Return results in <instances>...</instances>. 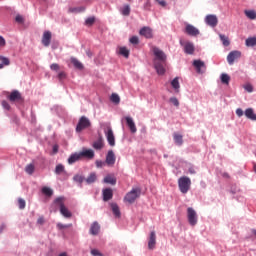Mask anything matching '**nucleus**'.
<instances>
[{"label": "nucleus", "instance_id": "obj_1", "mask_svg": "<svg viewBox=\"0 0 256 256\" xmlns=\"http://www.w3.org/2000/svg\"><path fill=\"white\" fill-rule=\"evenodd\" d=\"M55 205H57L60 209V213L66 219H71L73 217V213L69 211V208L65 206V197H58L54 200Z\"/></svg>", "mask_w": 256, "mask_h": 256}, {"label": "nucleus", "instance_id": "obj_2", "mask_svg": "<svg viewBox=\"0 0 256 256\" xmlns=\"http://www.w3.org/2000/svg\"><path fill=\"white\" fill-rule=\"evenodd\" d=\"M178 187L181 193L186 194L191 189V179L187 176H182L178 180Z\"/></svg>", "mask_w": 256, "mask_h": 256}, {"label": "nucleus", "instance_id": "obj_3", "mask_svg": "<svg viewBox=\"0 0 256 256\" xmlns=\"http://www.w3.org/2000/svg\"><path fill=\"white\" fill-rule=\"evenodd\" d=\"M141 197V188H133L130 192L124 197V201L127 203L133 204L137 199Z\"/></svg>", "mask_w": 256, "mask_h": 256}, {"label": "nucleus", "instance_id": "obj_4", "mask_svg": "<svg viewBox=\"0 0 256 256\" xmlns=\"http://www.w3.org/2000/svg\"><path fill=\"white\" fill-rule=\"evenodd\" d=\"M187 219H188L189 225H191V227H195V225H197L199 221V217L197 216V211H195V209L191 207L187 208Z\"/></svg>", "mask_w": 256, "mask_h": 256}, {"label": "nucleus", "instance_id": "obj_5", "mask_svg": "<svg viewBox=\"0 0 256 256\" xmlns=\"http://www.w3.org/2000/svg\"><path fill=\"white\" fill-rule=\"evenodd\" d=\"M153 54L155 55V59L154 61H159L162 63H167V55L165 54V52H163V50L157 48V47H153L152 48Z\"/></svg>", "mask_w": 256, "mask_h": 256}, {"label": "nucleus", "instance_id": "obj_6", "mask_svg": "<svg viewBox=\"0 0 256 256\" xmlns=\"http://www.w3.org/2000/svg\"><path fill=\"white\" fill-rule=\"evenodd\" d=\"M88 127H91V121H89L87 117L82 116L76 126V131L77 133H81V131Z\"/></svg>", "mask_w": 256, "mask_h": 256}, {"label": "nucleus", "instance_id": "obj_7", "mask_svg": "<svg viewBox=\"0 0 256 256\" xmlns=\"http://www.w3.org/2000/svg\"><path fill=\"white\" fill-rule=\"evenodd\" d=\"M104 134L106 136V139H107L110 147H115V134L113 133V129L111 128V126H108L104 130Z\"/></svg>", "mask_w": 256, "mask_h": 256}, {"label": "nucleus", "instance_id": "obj_8", "mask_svg": "<svg viewBox=\"0 0 256 256\" xmlns=\"http://www.w3.org/2000/svg\"><path fill=\"white\" fill-rule=\"evenodd\" d=\"M180 45L184 47L186 55H193V53H195V45L193 42H183V40H180Z\"/></svg>", "mask_w": 256, "mask_h": 256}, {"label": "nucleus", "instance_id": "obj_9", "mask_svg": "<svg viewBox=\"0 0 256 256\" xmlns=\"http://www.w3.org/2000/svg\"><path fill=\"white\" fill-rule=\"evenodd\" d=\"M237 59H241V51H239V50L231 51L227 56V62L230 65H233V63H235V61H237Z\"/></svg>", "mask_w": 256, "mask_h": 256}, {"label": "nucleus", "instance_id": "obj_10", "mask_svg": "<svg viewBox=\"0 0 256 256\" xmlns=\"http://www.w3.org/2000/svg\"><path fill=\"white\" fill-rule=\"evenodd\" d=\"M8 99L9 101H11V103H20L21 101H23V96H21L20 91L14 90L10 93Z\"/></svg>", "mask_w": 256, "mask_h": 256}, {"label": "nucleus", "instance_id": "obj_11", "mask_svg": "<svg viewBox=\"0 0 256 256\" xmlns=\"http://www.w3.org/2000/svg\"><path fill=\"white\" fill-rule=\"evenodd\" d=\"M115 161H116L115 152H113V150H109L106 155V160H105L106 165H108V167H113V165H115Z\"/></svg>", "mask_w": 256, "mask_h": 256}, {"label": "nucleus", "instance_id": "obj_12", "mask_svg": "<svg viewBox=\"0 0 256 256\" xmlns=\"http://www.w3.org/2000/svg\"><path fill=\"white\" fill-rule=\"evenodd\" d=\"M139 35L146 39H153V30L150 27L144 26L140 29Z\"/></svg>", "mask_w": 256, "mask_h": 256}, {"label": "nucleus", "instance_id": "obj_13", "mask_svg": "<svg viewBox=\"0 0 256 256\" xmlns=\"http://www.w3.org/2000/svg\"><path fill=\"white\" fill-rule=\"evenodd\" d=\"M185 33L191 37H197L199 35V29L191 24H186Z\"/></svg>", "mask_w": 256, "mask_h": 256}, {"label": "nucleus", "instance_id": "obj_14", "mask_svg": "<svg viewBox=\"0 0 256 256\" xmlns=\"http://www.w3.org/2000/svg\"><path fill=\"white\" fill-rule=\"evenodd\" d=\"M193 66L195 67L197 73H204L207 69L205 62L201 60H194Z\"/></svg>", "mask_w": 256, "mask_h": 256}, {"label": "nucleus", "instance_id": "obj_15", "mask_svg": "<svg viewBox=\"0 0 256 256\" xmlns=\"http://www.w3.org/2000/svg\"><path fill=\"white\" fill-rule=\"evenodd\" d=\"M205 22L210 27H217V23H219V20L217 19L216 15L210 14L206 16Z\"/></svg>", "mask_w": 256, "mask_h": 256}, {"label": "nucleus", "instance_id": "obj_16", "mask_svg": "<svg viewBox=\"0 0 256 256\" xmlns=\"http://www.w3.org/2000/svg\"><path fill=\"white\" fill-rule=\"evenodd\" d=\"M155 245H157V234H155V231H152L148 239V249H155Z\"/></svg>", "mask_w": 256, "mask_h": 256}, {"label": "nucleus", "instance_id": "obj_17", "mask_svg": "<svg viewBox=\"0 0 256 256\" xmlns=\"http://www.w3.org/2000/svg\"><path fill=\"white\" fill-rule=\"evenodd\" d=\"M51 38V31H44L42 36V45H44V47H49V45H51Z\"/></svg>", "mask_w": 256, "mask_h": 256}, {"label": "nucleus", "instance_id": "obj_18", "mask_svg": "<svg viewBox=\"0 0 256 256\" xmlns=\"http://www.w3.org/2000/svg\"><path fill=\"white\" fill-rule=\"evenodd\" d=\"M165 64L166 62L154 61V67L158 75H165Z\"/></svg>", "mask_w": 256, "mask_h": 256}, {"label": "nucleus", "instance_id": "obj_19", "mask_svg": "<svg viewBox=\"0 0 256 256\" xmlns=\"http://www.w3.org/2000/svg\"><path fill=\"white\" fill-rule=\"evenodd\" d=\"M80 157L83 159L85 157L86 159H93L95 157V152L92 149H85L80 152Z\"/></svg>", "mask_w": 256, "mask_h": 256}, {"label": "nucleus", "instance_id": "obj_20", "mask_svg": "<svg viewBox=\"0 0 256 256\" xmlns=\"http://www.w3.org/2000/svg\"><path fill=\"white\" fill-rule=\"evenodd\" d=\"M125 119L131 133H137V126H135V122L133 121V118L128 116Z\"/></svg>", "mask_w": 256, "mask_h": 256}, {"label": "nucleus", "instance_id": "obj_21", "mask_svg": "<svg viewBox=\"0 0 256 256\" xmlns=\"http://www.w3.org/2000/svg\"><path fill=\"white\" fill-rule=\"evenodd\" d=\"M113 199V190L106 188L103 190V201H111Z\"/></svg>", "mask_w": 256, "mask_h": 256}, {"label": "nucleus", "instance_id": "obj_22", "mask_svg": "<svg viewBox=\"0 0 256 256\" xmlns=\"http://www.w3.org/2000/svg\"><path fill=\"white\" fill-rule=\"evenodd\" d=\"M244 115L247 119H250V121H256V114L253 108L246 109Z\"/></svg>", "mask_w": 256, "mask_h": 256}, {"label": "nucleus", "instance_id": "obj_23", "mask_svg": "<svg viewBox=\"0 0 256 256\" xmlns=\"http://www.w3.org/2000/svg\"><path fill=\"white\" fill-rule=\"evenodd\" d=\"M101 231V225L98 222H94L90 227V235H99Z\"/></svg>", "mask_w": 256, "mask_h": 256}, {"label": "nucleus", "instance_id": "obj_24", "mask_svg": "<svg viewBox=\"0 0 256 256\" xmlns=\"http://www.w3.org/2000/svg\"><path fill=\"white\" fill-rule=\"evenodd\" d=\"M81 154L79 153H74L68 158V163L69 165H73V163H77V161H81Z\"/></svg>", "mask_w": 256, "mask_h": 256}, {"label": "nucleus", "instance_id": "obj_25", "mask_svg": "<svg viewBox=\"0 0 256 256\" xmlns=\"http://www.w3.org/2000/svg\"><path fill=\"white\" fill-rule=\"evenodd\" d=\"M95 181H97V173L95 172L90 173V175L85 179L87 185H91L95 183Z\"/></svg>", "mask_w": 256, "mask_h": 256}, {"label": "nucleus", "instance_id": "obj_26", "mask_svg": "<svg viewBox=\"0 0 256 256\" xmlns=\"http://www.w3.org/2000/svg\"><path fill=\"white\" fill-rule=\"evenodd\" d=\"M171 86L174 88L175 93H179V89H181V84H179V77H175L171 81Z\"/></svg>", "mask_w": 256, "mask_h": 256}, {"label": "nucleus", "instance_id": "obj_27", "mask_svg": "<svg viewBox=\"0 0 256 256\" xmlns=\"http://www.w3.org/2000/svg\"><path fill=\"white\" fill-rule=\"evenodd\" d=\"M93 149H96V151H101L103 149V138L100 137L97 141H95L92 144Z\"/></svg>", "mask_w": 256, "mask_h": 256}, {"label": "nucleus", "instance_id": "obj_28", "mask_svg": "<svg viewBox=\"0 0 256 256\" xmlns=\"http://www.w3.org/2000/svg\"><path fill=\"white\" fill-rule=\"evenodd\" d=\"M110 205L112 213L115 215V217H121V210H119V206L117 205V203H112Z\"/></svg>", "mask_w": 256, "mask_h": 256}, {"label": "nucleus", "instance_id": "obj_29", "mask_svg": "<svg viewBox=\"0 0 256 256\" xmlns=\"http://www.w3.org/2000/svg\"><path fill=\"white\" fill-rule=\"evenodd\" d=\"M104 183H108L109 185H117V178L111 175H107L104 178Z\"/></svg>", "mask_w": 256, "mask_h": 256}, {"label": "nucleus", "instance_id": "obj_30", "mask_svg": "<svg viewBox=\"0 0 256 256\" xmlns=\"http://www.w3.org/2000/svg\"><path fill=\"white\" fill-rule=\"evenodd\" d=\"M246 47H255L256 46V37H249L245 41Z\"/></svg>", "mask_w": 256, "mask_h": 256}, {"label": "nucleus", "instance_id": "obj_31", "mask_svg": "<svg viewBox=\"0 0 256 256\" xmlns=\"http://www.w3.org/2000/svg\"><path fill=\"white\" fill-rule=\"evenodd\" d=\"M244 13L248 19L255 21V19H256V11L255 10H246V11H244Z\"/></svg>", "mask_w": 256, "mask_h": 256}, {"label": "nucleus", "instance_id": "obj_32", "mask_svg": "<svg viewBox=\"0 0 256 256\" xmlns=\"http://www.w3.org/2000/svg\"><path fill=\"white\" fill-rule=\"evenodd\" d=\"M70 61L76 69H80V70L83 69V63L77 60V58L72 57Z\"/></svg>", "mask_w": 256, "mask_h": 256}, {"label": "nucleus", "instance_id": "obj_33", "mask_svg": "<svg viewBox=\"0 0 256 256\" xmlns=\"http://www.w3.org/2000/svg\"><path fill=\"white\" fill-rule=\"evenodd\" d=\"M220 40L222 41V44L224 45V47H229V45H231V42L229 41V37L223 35V34H219Z\"/></svg>", "mask_w": 256, "mask_h": 256}, {"label": "nucleus", "instance_id": "obj_34", "mask_svg": "<svg viewBox=\"0 0 256 256\" xmlns=\"http://www.w3.org/2000/svg\"><path fill=\"white\" fill-rule=\"evenodd\" d=\"M174 141H175L176 145H179V146L183 145V136L181 134L175 133Z\"/></svg>", "mask_w": 256, "mask_h": 256}, {"label": "nucleus", "instance_id": "obj_35", "mask_svg": "<svg viewBox=\"0 0 256 256\" xmlns=\"http://www.w3.org/2000/svg\"><path fill=\"white\" fill-rule=\"evenodd\" d=\"M121 13H122V15H124V17H129V15H131V7H129V5H125L121 9Z\"/></svg>", "mask_w": 256, "mask_h": 256}, {"label": "nucleus", "instance_id": "obj_36", "mask_svg": "<svg viewBox=\"0 0 256 256\" xmlns=\"http://www.w3.org/2000/svg\"><path fill=\"white\" fill-rule=\"evenodd\" d=\"M110 101H112V103H115L117 105L121 102V98L119 97V94L113 93L110 97Z\"/></svg>", "mask_w": 256, "mask_h": 256}, {"label": "nucleus", "instance_id": "obj_37", "mask_svg": "<svg viewBox=\"0 0 256 256\" xmlns=\"http://www.w3.org/2000/svg\"><path fill=\"white\" fill-rule=\"evenodd\" d=\"M221 81L224 85H229V82L231 81V77L228 74H222Z\"/></svg>", "mask_w": 256, "mask_h": 256}, {"label": "nucleus", "instance_id": "obj_38", "mask_svg": "<svg viewBox=\"0 0 256 256\" xmlns=\"http://www.w3.org/2000/svg\"><path fill=\"white\" fill-rule=\"evenodd\" d=\"M56 175H61V173H65V166L63 164H58L55 168Z\"/></svg>", "mask_w": 256, "mask_h": 256}, {"label": "nucleus", "instance_id": "obj_39", "mask_svg": "<svg viewBox=\"0 0 256 256\" xmlns=\"http://www.w3.org/2000/svg\"><path fill=\"white\" fill-rule=\"evenodd\" d=\"M26 173H28V175H33V173L35 172V165L33 164H28L25 168Z\"/></svg>", "mask_w": 256, "mask_h": 256}, {"label": "nucleus", "instance_id": "obj_40", "mask_svg": "<svg viewBox=\"0 0 256 256\" xmlns=\"http://www.w3.org/2000/svg\"><path fill=\"white\" fill-rule=\"evenodd\" d=\"M73 181H75L76 183H79L81 185L83 183V181H85V177H83L82 175L76 174L73 177Z\"/></svg>", "mask_w": 256, "mask_h": 256}, {"label": "nucleus", "instance_id": "obj_41", "mask_svg": "<svg viewBox=\"0 0 256 256\" xmlns=\"http://www.w3.org/2000/svg\"><path fill=\"white\" fill-rule=\"evenodd\" d=\"M0 61H1V65H3V67L11 65V61L9 60V58H7L5 56H0Z\"/></svg>", "mask_w": 256, "mask_h": 256}, {"label": "nucleus", "instance_id": "obj_42", "mask_svg": "<svg viewBox=\"0 0 256 256\" xmlns=\"http://www.w3.org/2000/svg\"><path fill=\"white\" fill-rule=\"evenodd\" d=\"M119 53L120 55H123V57H126V59L129 57V49H127L126 47H121L119 49Z\"/></svg>", "mask_w": 256, "mask_h": 256}, {"label": "nucleus", "instance_id": "obj_43", "mask_svg": "<svg viewBox=\"0 0 256 256\" xmlns=\"http://www.w3.org/2000/svg\"><path fill=\"white\" fill-rule=\"evenodd\" d=\"M42 193L47 197H51V195H53V190L49 187H44L42 188Z\"/></svg>", "mask_w": 256, "mask_h": 256}, {"label": "nucleus", "instance_id": "obj_44", "mask_svg": "<svg viewBox=\"0 0 256 256\" xmlns=\"http://www.w3.org/2000/svg\"><path fill=\"white\" fill-rule=\"evenodd\" d=\"M82 11H85V8L83 7L69 8L70 13H81Z\"/></svg>", "mask_w": 256, "mask_h": 256}, {"label": "nucleus", "instance_id": "obj_45", "mask_svg": "<svg viewBox=\"0 0 256 256\" xmlns=\"http://www.w3.org/2000/svg\"><path fill=\"white\" fill-rule=\"evenodd\" d=\"M69 227H72V224H63V223L57 224V229H59L60 231L63 229H69Z\"/></svg>", "mask_w": 256, "mask_h": 256}, {"label": "nucleus", "instance_id": "obj_46", "mask_svg": "<svg viewBox=\"0 0 256 256\" xmlns=\"http://www.w3.org/2000/svg\"><path fill=\"white\" fill-rule=\"evenodd\" d=\"M169 102L172 103V105H174V107H179V99H177V97H171L169 99Z\"/></svg>", "mask_w": 256, "mask_h": 256}, {"label": "nucleus", "instance_id": "obj_47", "mask_svg": "<svg viewBox=\"0 0 256 256\" xmlns=\"http://www.w3.org/2000/svg\"><path fill=\"white\" fill-rule=\"evenodd\" d=\"M25 206H26L25 199L19 198L18 199V207H19V209H25Z\"/></svg>", "mask_w": 256, "mask_h": 256}, {"label": "nucleus", "instance_id": "obj_48", "mask_svg": "<svg viewBox=\"0 0 256 256\" xmlns=\"http://www.w3.org/2000/svg\"><path fill=\"white\" fill-rule=\"evenodd\" d=\"M129 41L132 45H139V37L137 36H132Z\"/></svg>", "mask_w": 256, "mask_h": 256}, {"label": "nucleus", "instance_id": "obj_49", "mask_svg": "<svg viewBox=\"0 0 256 256\" xmlns=\"http://www.w3.org/2000/svg\"><path fill=\"white\" fill-rule=\"evenodd\" d=\"M105 163H106V162H104V161H102V160H96L95 165H96V167H97L98 169H101V168L105 167Z\"/></svg>", "mask_w": 256, "mask_h": 256}, {"label": "nucleus", "instance_id": "obj_50", "mask_svg": "<svg viewBox=\"0 0 256 256\" xmlns=\"http://www.w3.org/2000/svg\"><path fill=\"white\" fill-rule=\"evenodd\" d=\"M86 25L91 26L93 23H95V17L87 18L85 21Z\"/></svg>", "mask_w": 256, "mask_h": 256}, {"label": "nucleus", "instance_id": "obj_51", "mask_svg": "<svg viewBox=\"0 0 256 256\" xmlns=\"http://www.w3.org/2000/svg\"><path fill=\"white\" fill-rule=\"evenodd\" d=\"M245 91H247L248 93H253V86L251 84H246L244 86Z\"/></svg>", "mask_w": 256, "mask_h": 256}, {"label": "nucleus", "instance_id": "obj_52", "mask_svg": "<svg viewBox=\"0 0 256 256\" xmlns=\"http://www.w3.org/2000/svg\"><path fill=\"white\" fill-rule=\"evenodd\" d=\"M2 107L4 109H6L7 111H9V109H11V106L9 105V102L5 101V100L2 101Z\"/></svg>", "mask_w": 256, "mask_h": 256}, {"label": "nucleus", "instance_id": "obj_53", "mask_svg": "<svg viewBox=\"0 0 256 256\" xmlns=\"http://www.w3.org/2000/svg\"><path fill=\"white\" fill-rule=\"evenodd\" d=\"M145 11H151V1L147 0V2L144 4Z\"/></svg>", "mask_w": 256, "mask_h": 256}, {"label": "nucleus", "instance_id": "obj_54", "mask_svg": "<svg viewBox=\"0 0 256 256\" xmlns=\"http://www.w3.org/2000/svg\"><path fill=\"white\" fill-rule=\"evenodd\" d=\"M50 69L52 71H59V69H60L59 64H57V63L51 64Z\"/></svg>", "mask_w": 256, "mask_h": 256}, {"label": "nucleus", "instance_id": "obj_55", "mask_svg": "<svg viewBox=\"0 0 256 256\" xmlns=\"http://www.w3.org/2000/svg\"><path fill=\"white\" fill-rule=\"evenodd\" d=\"M244 113L245 112H243V109H241V108L236 109L237 117H243Z\"/></svg>", "mask_w": 256, "mask_h": 256}, {"label": "nucleus", "instance_id": "obj_56", "mask_svg": "<svg viewBox=\"0 0 256 256\" xmlns=\"http://www.w3.org/2000/svg\"><path fill=\"white\" fill-rule=\"evenodd\" d=\"M38 225H44L45 224V217L40 216L37 220Z\"/></svg>", "mask_w": 256, "mask_h": 256}, {"label": "nucleus", "instance_id": "obj_57", "mask_svg": "<svg viewBox=\"0 0 256 256\" xmlns=\"http://www.w3.org/2000/svg\"><path fill=\"white\" fill-rule=\"evenodd\" d=\"M5 45H7L5 38H3V36H0V47H5Z\"/></svg>", "mask_w": 256, "mask_h": 256}, {"label": "nucleus", "instance_id": "obj_58", "mask_svg": "<svg viewBox=\"0 0 256 256\" xmlns=\"http://www.w3.org/2000/svg\"><path fill=\"white\" fill-rule=\"evenodd\" d=\"M15 21H16V23H23V16H21V15H17L16 16V18H15Z\"/></svg>", "mask_w": 256, "mask_h": 256}, {"label": "nucleus", "instance_id": "obj_59", "mask_svg": "<svg viewBox=\"0 0 256 256\" xmlns=\"http://www.w3.org/2000/svg\"><path fill=\"white\" fill-rule=\"evenodd\" d=\"M91 254L94 255V256H102L101 252H99V250H97V249L91 250Z\"/></svg>", "mask_w": 256, "mask_h": 256}, {"label": "nucleus", "instance_id": "obj_60", "mask_svg": "<svg viewBox=\"0 0 256 256\" xmlns=\"http://www.w3.org/2000/svg\"><path fill=\"white\" fill-rule=\"evenodd\" d=\"M65 77H67V74H65V72H60L59 74H58V79H65Z\"/></svg>", "mask_w": 256, "mask_h": 256}, {"label": "nucleus", "instance_id": "obj_61", "mask_svg": "<svg viewBox=\"0 0 256 256\" xmlns=\"http://www.w3.org/2000/svg\"><path fill=\"white\" fill-rule=\"evenodd\" d=\"M158 4L161 5V7H167V2H165V0L158 1Z\"/></svg>", "mask_w": 256, "mask_h": 256}, {"label": "nucleus", "instance_id": "obj_62", "mask_svg": "<svg viewBox=\"0 0 256 256\" xmlns=\"http://www.w3.org/2000/svg\"><path fill=\"white\" fill-rule=\"evenodd\" d=\"M188 171H189L190 175H195V168L190 167V168L188 169Z\"/></svg>", "mask_w": 256, "mask_h": 256}, {"label": "nucleus", "instance_id": "obj_63", "mask_svg": "<svg viewBox=\"0 0 256 256\" xmlns=\"http://www.w3.org/2000/svg\"><path fill=\"white\" fill-rule=\"evenodd\" d=\"M53 151H54V153H57V151H59V147L54 146V147H53Z\"/></svg>", "mask_w": 256, "mask_h": 256}, {"label": "nucleus", "instance_id": "obj_64", "mask_svg": "<svg viewBox=\"0 0 256 256\" xmlns=\"http://www.w3.org/2000/svg\"><path fill=\"white\" fill-rule=\"evenodd\" d=\"M59 256H67V253L63 252Z\"/></svg>", "mask_w": 256, "mask_h": 256}]
</instances>
